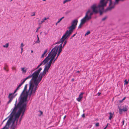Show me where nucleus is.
Segmentation results:
<instances>
[{
	"instance_id": "4d7b16f0",
	"label": "nucleus",
	"mask_w": 129,
	"mask_h": 129,
	"mask_svg": "<svg viewBox=\"0 0 129 129\" xmlns=\"http://www.w3.org/2000/svg\"><path fill=\"white\" fill-rule=\"evenodd\" d=\"M46 1V0H43V1Z\"/></svg>"
},
{
	"instance_id": "4be33fe9",
	"label": "nucleus",
	"mask_w": 129,
	"mask_h": 129,
	"mask_svg": "<svg viewBox=\"0 0 129 129\" xmlns=\"http://www.w3.org/2000/svg\"><path fill=\"white\" fill-rule=\"evenodd\" d=\"M122 111L124 112L126 111L127 110V109L126 106H125L124 108L122 109Z\"/></svg>"
},
{
	"instance_id": "f704fd0d",
	"label": "nucleus",
	"mask_w": 129,
	"mask_h": 129,
	"mask_svg": "<svg viewBox=\"0 0 129 129\" xmlns=\"http://www.w3.org/2000/svg\"><path fill=\"white\" fill-rule=\"evenodd\" d=\"M95 125L96 126H97V127L99 125V123L98 122L96 123L95 124Z\"/></svg>"
},
{
	"instance_id": "de8ad7c7",
	"label": "nucleus",
	"mask_w": 129,
	"mask_h": 129,
	"mask_svg": "<svg viewBox=\"0 0 129 129\" xmlns=\"http://www.w3.org/2000/svg\"><path fill=\"white\" fill-rule=\"evenodd\" d=\"M41 113V114L42 115L43 114V112L41 111H40Z\"/></svg>"
},
{
	"instance_id": "8fccbe9b",
	"label": "nucleus",
	"mask_w": 129,
	"mask_h": 129,
	"mask_svg": "<svg viewBox=\"0 0 129 129\" xmlns=\"http://www.w3.org/2000/svg\"><path fill=\"white\" fill-rule=\"evenodd\" d=\"M37 37L38 39H39V37H38V35H37Z\"/></svg>"
},
{
	"instance_id": "f8f14e48",
	"label": "nucleus",
	"mask_w": 129,
	"mask_h": 129,
	"mask_svg": "<svg viewBox=\"0 0 129 129\" xmlns=\"http://www.w3.org/2000/svg\"><path fill=\"white\" fill-rule=\"evenodd\" d=\"M12 116H11L9 118L7 122L6 123L4 127L3 128L1 129H5L6 127H9V126L10 125L11 123V122L12 118Z\"/></svg>"
},
{
	"instance_id": "c03bdc74",
	"label": "nucleus",
	"mask_w": 129,
	"mask_h": 129,
	"mask_svg": "<svg viewBox=\"0 0 129 129\" xmlns=\"http://www.w3.org/2000/svg\"><path fill=\"white\" fill-rule=\"evenodd\" d=\"M125 99V97H124L123 98V99H122V101H123V100H124Z\"/></svg>"
},
{
	"instance_id": "4468645a",
	"label": "nucleus",
	"mask_w": 129,
	"mask_h": 129,
	"mask_svg": "<svg viewBox=\"0 0 129 129\" xmlns=\"http://www.w3.org/2000/svg\"><path fill=\"white\" fill-rule=\"evenodd\" d=\"M78 22V20L77 19L74 20L72 21L71 23V25L76 28Z\"/></svg>"
},
{
	"instance_id": "ea45409f",
	"label": "nucleus",
	"mask_w": 129,
	"mask_h": 129,
	"mask_svg": "<svg viewBox=\"0 0 129 129\" xmlns=\"http://www.w3.org/2000/svg\"><path fill=\"white\" fill-rule=\"evenodd\" d=\"M17 90H16H16H15L14 93H13V94H14L15 93H16V92L17 91Z\"/></svg>"
},
{
	"instance_id": "6ab92c4d",
	"label": "nucleus",
	"mask_w": 129,
	"mask_h": 129,
	"mask_svg": "<svg viewBox=\"0 0 129 129\" xmlns=\"http://www.w3.org/2000/svg\"><path fill=\"white\" fill-rule=\"evenodd\" d=\"M109 113L110 115V116L109 117V119L111 120L113 116V114L111 112H109Z\"/></svg>"
},
{
	"instance_id": "9b49d317",
	"label": "nucleus",
	"mask_w": 129,
	"mask_h": 129,
	"mask_svg": "<svg viewBox=\"0 0 129 129\" xmlns=\"http://www.w3.org/2000/svg\"><path fill=\"white\" fill-rule=\"evenodd\" d=\"M22 111V109L21 108L19 109L17 113L15 115V118L13 120V121H15L17 118V120H18V119L19 117L21 114V111Z\"/></svg>"
},
{
	"instance_id": "6e6d98bb",
	"label": "nucleus",
	"mask_w": 129,
	"mask_h": 129,
	"mask_svg": "<svg viewBox=\"0 0 129 129\" xmlns=\"http://www.w3.org/2000/svg\"><path fill=\"white\" fill-rule=\"evenodd\" d=\"M57 23V22L56 23V25H57V23Z\"/></svg>"
},
{
	"instance_id": "09e8293b",
	"label": "nucleus",
	"mask_w": 129,
	"mask_h": 129,
	"mask_svg": "<svg viewBox=\"0 0 129 129\" xmlns=\"http://www.w3.org/2000/svg\"><path fill=\"white\" fill-rule=\"evenodd\" d=\"M19 88L18 87H17V88L16 89V90H18V89H19Z\"/></svg>"
},
{
	"instance_id": "9d476101",
	"label": "nucleus",
	"mask_w": 129,
	"mask_h": 129,
	"mask_svg": "<svg viewBox=\"0 0 129 129\" xmlns=\"http://www.w3.org/2000/svg\"><path fill=\"white\" fill-rule=\"evenodd\" d=\"M11 116H12L13 117H12V120L11 121V123L12 122V126L11 127V129H15V128H17V122H18V120H17L16 124H14V123L15 122V121H13V115H12V114H11L10 115V116H9V117H10V118H10V117H11ZM11 123L10 124H11Z\"/></svg>"
},
{
	"instance_id": "864d4df0",
	"label": "nucleus",
	"mask_w": 129,
	"mask_h": 129,
	"mask_svg": "<svg viewBox=\"0 0 129 129\" xmlns=\"http://www.w3.org/2000/svg\"><path fill=\"white\" fill-rule=\"evenodd\" d=\"M66 116H65L64 117V118H66Z\"/></svg>"
},
{
	"instance_id": "603ef678",
	"label": "nucleus",
	"mask_w": 129,
	"mask_h": 129,
	"mask_svg": "<svg viewBox=\"0 0 129 129\" xmlns=\"http://www.w3.org/2000/svg\"><path fill=\"white\" fill-rule=\"evenodd\" d=\"M31 53H33V50H31Z\"/></svg>"
},
{
	"instance_id": "bf43d9fd",
	"label": "nucleus",
	"mask_w": 129,
	"mask_h": 129,
	"mask_svg": "<svg viewBox=\"0 0 129 129\" xmlns=\"http://www.w3.org/2000/svg\"><path fill=\"white\" fill-rule=\"evenodd\" d=\"M16 102H16V103H16ZM17 104V103H16Z\"/></svg>"
},
{
	"instance_id": "5701e85b",
	"label": "nucleus",
	"mask_w": 129,
	"mask_h": 129,
	"mask_svg": "<svg viewBox=\"0 0 129 129\" xmlns=\"http://www.w3.org/2000/svg\"><path fill=\"white\" fill-rule=\"evenodd\" d=\"M12 69L13 71L16 70V67L15 66H13L12 67Z\"/></svg>"
},
{
	"instance_id": "3c124183",
	"label": "nucleus",
	"mask_w": 129,
	"mask_h": 129,
	"mask_svg": "<svg viewBox=\"0 0 129 129\" xmlns=\"http://www.w3.org/2000/svg\"><path fill=\"white\" fill-rule=\"evenodd\" d=\"M77 73H79L80 71H78L77 72Z\"/></svg>"
},
{
	"instance_id": "ddd939ff",
	"label": "nucleus",
	"mask_w": 129,
	"mask_h": 129,
	"mask_svg": "<svg viewBox=\"0 0 129 129\" xmlns=\"http://www.w3.org/2000/svg\"><path fill=\"white\" fill-rule=\"evenodd\" d=\"M14 94H13L12 93H10L9 94L8 97L9 100L8 103V104L11 102L13 98H14L15 96Z\"/></svg>"
},
{
	"instance_id": "1a4fd4ad",
	"label": "nucleus",
	"mask_w": 129,
	"mask_h": 129,
	"mask_svg": "<svg viewBox=\"0 0 129 129\" xmlns=\"http://www.w3.org/2000/svg\"><path fill=\"white\" fill-rule=\"evenodd\" d=\"M53 53V52H52L49 54H48L47 57L35 69V70H36L38 69L42 65L45 64L50 59V60L51 59H52V63L53 60L54 58L55 57L56 55V54Z\"/></svg>"
},
{
	"instance_id": "a878e982",
	"label": "nucleus",
	"mask_w": 129,
	"mask_h": 129,
	"mask_svg": "<svg viewBox=\"0 0 129 129\" xmlns=\"http://www.w3.org/2000/svg\"><path fill=\"white\" fill-rule=\"evenodd\" d=\"M119 113L120 114H122V113L123 111H122V109H121L120 108L119 109Z\"/></svg>"
},
{
	"instance_id": "bb28decb",
	"label": "nucleus",
	"mask_w": 129,
	"mask_h": 129,
	"mask_svg": "<svg viewBox=\"0 0 129 129\" xmlns=\"http://www.w3.org/2000/svg\"><path fill=\"white\" fill-rule=\"evenodd\" d=\"M71 1V0H65L63 2V4H64L66 3L67 2H70Z\"/></svg>"
},
{
	"instance_id": "5fc2aeb1",
	"label": "nucleus",
	"mask_w": 129,
	"mask_h": 129,
	"mask_svg": "<svg viewBox=\"0 0 129 129\" xmlns=\"http://www.w3.org/2000/svg\"><path fill=\"white\" fill-rule=\"evenodd\" d=\"M7 119V118H6L3 121V122L4 121H5V120H6V119Z\"/></svg>"
},
{
	"instance_id": "f257e3e1",
	"label": "nucleus",
	"mask_w": 129,
	"mask_h": 129,
	"mask_svg": "<svg viewBox=\"0 0 129 129\" xmlns=\"http://www.w3.org/2000/svg\"><path fill=\"white\" fill-rule=\"evenodd\" d=\"M52 59L50 60L49 63L46 64L44 70L42 73H39L42 69V68H39L37 71L34 72L31 75H30L26 78L27 79L32 78L29 82V95H30L32 93L35 92L38 88V85L41 81L43 77L48 71V70L51 64L52 60Z\"/></svg>"
},
{
	"instance_id": "dca6fc26",
	"label": "nucleus",
	"mask_w": 129,
	"mask_h": 129,
	"mask_svg": "<svg viewBox=\"0 0 129 129\" xmlns=\"http://www.w3.org/2000/svg\"><path fill=\"white\" fill-rule=\"evenodd\" d=\"M4 69L7 72H8L9 71L8 66L7 64L6 63L4 64Z\"/></svg>"
},
{
	"instance_id": "aec40b11",
	"label": "nucleus",
	"mask_w": 129,
	"mask_h": 129,
	"mask_svg": "<svg viewBox=\"0 0 129 129\" xmlns=\"http://www.w3.org/2000/svg\"><path fill=\"white\" fill-rule=\"evenodd\" d=\"M47 49L46 50L44 51V53L42 55V56H41V57L42 58H43V57H44V56H45V54L47 53Z\"/></svg>"
},
{
	"instance_id": "2f4dec72",
	"label": "nucleus",
	"mask_w": 129,
	"mask_h": 129,
	"mask_svg": "<svg viewBox=\"0 0 129 129\" xmlns=\"http://www.w3.org/2000/svg\"><path fill=\"white\" fill-rule=\"evenodd\" d=\"M106 18H107V17H104V18H103L102 19V20L103 21H104L105 19H106Z\"/></svg>"
},
{
	"instance_id": "37998d69",
	"label": "nucleus",
	"mask_w": 129,
	"mask_h": 129,
	"mask_svg": "<svg viewBox=\"0 0 129 129\" xmlns=\"http://www.w3.org/2000/svg\"><path fill=\"white\" fill-rule=\"evenodd\" d=\"M71 81L72 82H73L74 81V78H72L71 80Z\"/></svg>"
},
{
	"instance_id": "cd10ccee",
	"label": "nucleus",
	"mask_w": 129,
	"mask_h": 129,
	"mask_svg": "<svg viewBox=\"0 0 129 129\" xmlns=\"http://www.w3.org/2000/svg\"><path fill=\"white\" fill-rule=\"evenodd\" d=\"M64 17H62L61 18L59 19L58 20V21H57V23H59L60 21L63 19L64 18Z\"/></svg>"
},
{
	"instance_id": "a211bd4d",
	"label": "nucleus",
	"mask_w": 129,
	"mask_h": 129,
	"mask_svg": "<svg viewBox=\"0 0 129 129\" xmlns=\"http://www.w3.org/2000/svg\"><path fill=\"white\" fill-rule=\"evenodd\" d=\"M21 69L23 73H25L26 72V69H25V68H21Z\"/></svg>"
},
{
	"instance_id": "20e7f679",
	"label": "nucleus",
	"mask_w": 129,
	"mask_h": 129,
	"mask_svg": "<svg viewBox=\"0 0 129 129\" xmlns=\"http://www.w3.org/2000/svg\"><path fill=\"white\" fill-rule=\"evenodd\" d=\"M94 13L93 11L89 9L86 13L85 16L81 20V22L79 25L78 28H81L82 25L86 21H89L91 18V16Z\"/></svg>"
},
{
	"instance_id": "a19ab883",
	"label": "nucleus",
	"mask_w": 129,
	"mask_h": 129,
	"mask_svg": "<svg viewBox=\"0 0 129 129\" xmlns=\"http://www.w3.org/2000/svg\"><path fill=\"white\" fill-rule=\"evenodd\" d=\"M21 48V53H22V52L23 51V48Z\"/></svg>"
},
{
	"instance_id": "49530a36",
	"label": "nucleus",
	"mask_w": 129,
	"mask_h": 129,
	"mask_svg": "<svg viewBox=\"0 0 129 129\" xmlns=\"http://www.w3.org/2000/svg\"><path fill=\"white\" fill-rule=\"evenodd\" d=\"M9 127H6L5 128V129H8V128H9Z\"/></svg>"
},
{
	"instance_id": "b1692460",
	"label": "nucleus",
	"mask_w": 129,
	"mask_h": 129,
	"mask_svg": "<svg viewBox=\"0 0 129 129\" xmlns=\"http://www.w3.org/2000/svg\"><path fill=\"white\" fill-rule=\"evenodd\" d=\"M9 45V43H7L5 45H3V47L4 48H7L8 47Z\"/></svg>"
},
{
	"instance_id": "79ce46f5",
	"label": "nucleus",
	"mask_w": 129,
	"mask_h": 129,
	"mask_svg": "<svg viewBox=\"0 0 129 129\" xmlns=\"http://www.w3.org/2000/svg\"><path fill=\"white\" fill-rule=\"evenodd\" d=\"M75 35H76L75 34H74L71 37V38H72L74 37L75 36Z\"/></svg>"
},
{
	"instance_id": "052dcab7",
	"label": "nucleus",
	"mask_w": 129,
	"mask_h": 129,
	"mask_svg": "<svg viewBox=\"0 0 129 129\" xmlns=\"http://www.w3.org/2000/svg\"><path fill=\"white\" fill-rule=\"evenodd\" d=\"M46 55H47V54H46V55H45V56H46Z\"/></svg>"
},
{
	"instance_id": "393cba45",
	"label": "nucleus",
	"mask_w": 129,
	"mask_h": 129,
	"mask_svg": "<svg viewBox=\"0 0 129 129\" xmlns=\"http://www.w3.org/2000/svg\"><path fill=\"white\" fill-rule=\"evenodd\" d=\"M67 40H66L64 41V44L63 45V47H62V48H63L65 45H66V44H67Z\"/></svg>"
},
{
	"instance_id": "7c9ffc66",
	"label": "nucleus",
	"mask_w": 129,
	"mask_h": 129,
	"mask_svg": "<svg viewBox=\"0 0 129 129\" xmlns=\"http://www.w3.org/2000/svg\"><path fill=\"white\" fill-rule=\"evenodd\" d=\"M40 41L39 39H38L37 41H36L35 42V43H40Z\"/></svg>"
},
{
	"instance_id": "f3484780",
	"label": "nucleus",
	"mask_w": 129,
	"mask_h": 129,
	"mask_svg": "<svg viewBox=\"0 0 129 129\" xmlns=\"http://www.w3.org/2000/svg\"><path fill=\"white\" fill-rule=\"evenodd\" d=\"M27 79V78H25V79L18 86V87L19 88L20 87H21V86L22 85V84H23L25 82V81Z\"/></svg>"
},
{
	"instance_id": "473e14b6",
	"label": "nucleus",
	"mask_w": 129,
	"mask_h": 129,
	"mask_svg": "<svg viewBox=\"0 0 129 129\" xmlns=\"http://www.w3.org/2000/svg\"><path fill=\"white\" fill-rule=\"evenodd\" d=\"M41 28V27L40 26V27H38V28H37L36 31V32H38V30L39 29Z\"/></svg>"
},
{
	"instance_id": "39448f33",
	"label": "nucleus",
	"mask_w": 129,
	"mask_h": 129,
	"mask_svg": "<svg viewBox=\"0 0 129 129\" xmlns=\"http://www.w3.org/2000/svg\"><path fill=\"white\" fill-rule=\"evenodd\" d=\"M27 84L25 85L24 89L20 96L19 101H21V102L26 101L28 95L29 96L30 98L32 94L33 95L35 93V92L32 93L31 94V95H30V93L29 90L28 91H26L25 92V91L27 89Z\"/></svg>"
},
{
	"instance_id": "f03ea898",
	"label": "nucleus",
	"mask_w": 129,
	"mask_h": 129,
	"mask_svg": "<svg viewBox=\"0 0 129 129\" xmlns=\"http://www.w3.org/2000/svg\"><path fill=\"white\" fill-rule=\"evenodd\" d=\"M115 3H113L111 0H101L100 4L98 6L95 4L92 6L91 8L95 14H96L99 11L100 15L102 14L104 11L106 12L113 9L115 7Z\"/></svg>"
},
{
	"instance_id": "58836bf2",
	"label": "nucleus",
	"mask_w": 129,
	"mask_h": 129,
	"mask_svg": "<svg viewBox=\"0 0 129 129\" xmlns=\"http://www.w3.org/2000/svg\"><path fill=\"white\" fill-rule=\"evenodd\" d=\"M101 94V93H100V92H98V96H99V95H100Z\"/></svg>"
},
{
	"instance_id": "13d9d810",
	"label": "nucleus",
	"mask_w": 129,
	"mask_h": 129,
	"mask_svg": "<svg viewBox=\"0 0 129 129\" xmlns=\"http://www.w3.org/2000/svg\"><path fill=\"white\" fill-rule=\"evenodd\" d=\"M21 118L20 119V121L21 120Z\"/></svg>"
},
{
	"instance_id": "c85d7f7f",
	"label": "nucleus",
	"mask_w": 129,
	"mask_h": 129,
	"mask_svg": "<svg viewBox=\"0 0 129 129\" xmlns=\"http://www.w3.org/2000/svg\"><path fill=\"white\" fill-rule=\"evenodd\" d=\"M90 31H88L85 34V36H86L90 34Z\"/></svg>"
},
{
	"instance_id": "c756f323",
	"label": "nucleus",
	"mask_w": 129,
	"mask_h": 129,
	"mask_svg": "<svg viewBox=\"0 0 129 129\" xmlns=\"http://www.w3.org/2000/svg\"><path fill=\"white\" fill-rule=\"evenodd\" d=\"M124 82H125V83H124V84H127L128 83V81H126V79L124 81Z\"/></svg>"
},
{
	"instance_id": "e433bc0d",
	"label": "nucleus",
	"mask_w": 129,
	"mask_h": 129,
	"mask_svg": "<svg viewBox=\"0 0 129 129\" xmlns=\"http://www.w3.org/2000/svg\"><path fill=\"white\" fill-rule=\"evenodd\" d=\"M124 120H123L122 121V125H124Z\"/></svg>"
},
{
	"instance_id": "a18cd8bd",
	"label": "nucleus",
	"mask_w": 129,
	"mask_h": 129,
	"mask_svg": "<svg viewBox=\"0 0 129 129\" xmlns=\"http://www.w3.org/2000/svg\"><path fill=\"white\" fill-rule=\"evenodd\" d=\"M82 117H85V115L84 114H83L82 115Z\"/></svg>"
},
{
	"instance_id": "72a5a7b5",
	"label": "nucleus",
	"mask_w": 129,
	"mask_h": 129,
	"mask_svg": "<svg viewBox=\"0 0 129 129\" xmlns=\"http://www.w3.org/2000/svg\"><path fill=\"white\" fill-rule=\"evenodd\" d=\"M24 46V45L23 44V43H21V45L20 47V48H23Z\"/></svg>"
},
{
	"instance_id": "2eb2a0df",
	"label": "nucleus",
	"mask_w": 129,
	"mask_h": 129,
	"mask_svg": "<svg viewBox=\"0 0 129 129\" xmlns=\"http://www.w3.org/2000/svg\"><path fill=\"white\" fill-rule=\"evenodd\" d=\"M84 94L83 92H81L79 95V97L77 99V101L79 102L83 98V95Z\"/></svg>"
},
{
	"instance_id": "0eeeda50",
	"label": "nucleus",
	"mask_w": 129,
	"mask_h": 129,
	"mask_svg": "<svg viewBox=\"0 0 129 129\" xmlns=\"http://www.w3.org/2000/svg\"><path fill=\"white\" fill-rule=\"evenodd\" d=\"M61 43V44L58 46H55L54 48H53L52 49V50L51 52H50L49 54L50 53H51L52 52H53V53L56 54V56L57 53V50H58V53H57V55L55 59H54L55 57L54 58V59H53V61L52 62V63H54L55 61L57 59L58 57L59 56L60 53L61 52L62 50V43Z\"/></svg>"
},
{
	"instance_id": "412c9836",
	"label": "nucleus",
	"mask_w": 129,
	"mask_h": 129,
	"mask_svg": "<svg viewBox=\"0 0 129 129\" xmlns=\"http://www.w3.org/2000/svg\"><path fill=\"white\" fill-rule=\"evenodd\" d=\"M48 19V18H46V17H45L41 21V23H39V24L40 25L41 24H42V23H43V22H45V21L47 19Z\"/></svg>"
},
{
	"instance_id": "7ed1b4c3",
	"label": "nucleus",
	"mask_w": 129,
	"mask_h": 129,
	"mask_svg": "<svg viewBox=\"0 0 129 129\" xmlns=\"http://www.w3.org/2000/svg\"><path fill=\"white\" fill-rule=\"evenodd\" d=\"M27 104V103L26 101L21 102V101H19L17 105H16V103H15V106L11 114H12V115H13L14 116L16 112L17 108H21L22 109V111H21V113H22V114L21 115V117H22L24 115Z\"/></svg>"
},
{
	"instance_id": "423d86ee",
	"label": "nucleus",
	"mask_w": 129,
	"mask_h": 129,
	"mask_svg": "<svg viewBox=\"0 0 129 129\" xmlns=\"http://www.w3.org/2000/svg\"><path fill=\"white\" fill-rule=\"evenodd\" d=\"M76 28V27L71 25L69 27V30L66 31L65 34L63 35L58 43H63L65 39L68 38L70 36L74 30Z\"/></svg>"
},
{
	"instance_id": "6e6552de",
	"label": "nucleus",
	"mask_w": 129,
	"mask_h": 129,
	"mask_svg": "<svg viewBox=\"0 0 129 129\" xmlns=\"http://www.w3.org/2000/svg\"><path fill=\"white\" fill-rule=\"evenodd\" d=\"M53 53V52H52L49 54H48L47 57L35 69V70H36L38 69L42 65L45 64L50 59V60L51 59H52V63L53 60L54 58L55 57L56 55V54Z\"/></svg>"
},
{
	"instance_id": "4c0bfd02",
	"label": "nucleus",
	"mask_w": 129,
	"mask_h": 129,
	"mask_svg": "<svg viewBox=\"0 0 129 129\" xmlns=\"http://www.w3.org/2000/svg\"><path fill=\"white\" fill-rule=\"evenodd\" d=\"M35 13L34 12V13H33V15H31V16H35Z\"/></svg>"
},
{
	"instance_id": "c9c22d12",
	"label": "nucleus",
	"mask_w": 129,
	"mask_h": 129,
	"mask_svg": "<svg viewBox=\"0 0 129 129\" xmlns=\"http://www.w3.org/2000/svg\"><path fill=\"white\" fill-rule=\"evenodd\" d=\"M108 124V123L107 125L103 129H106V128L107 127Z\"/></svg>"
}]
</instances>
